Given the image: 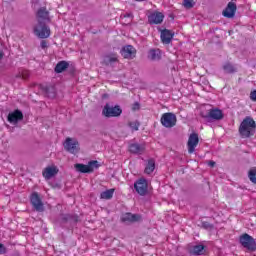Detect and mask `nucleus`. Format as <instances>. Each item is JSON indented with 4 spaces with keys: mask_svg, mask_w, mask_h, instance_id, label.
Here are the masks:
<instances>
[{
    "mask_svg": "<svg viewBox=\"0 0 256 256\" xmlns=\"http://www.w3.org/2000/svg\"><path fill=\"white\" fill-rule=\"evenodd\" d=\"M41 47H42L43 49H45V47H47V43H46L45 41H42V42H41Z\"/></svg>",
    "mask_w": 256,
    "mask_h": 256,
    "instance_id": "c9c22d12",
    "label": "nucleus"
},
{
    "mask_svg": "<svg viewBox=\"0 0 256 256\" xmlns=\"http://www.w3.org/2000/svg\"><path fill=\"white\" fill-rule=\"evenodd\" d=\"M121 54L124 59H133L137 55V50L132 45H128L122 49Z\"/></svg>",
    "mask_w": 256,
    "mask_h": 256,
    "instance_id": "2eb2a0df",
    "label": "nucleus"
},
{
    "mask_svg": "<svg viewBox=\"0 0 256 256\" xmlns=\"http://www.w3.org/2000/svg\"><path fill=\"white\" fill-rule=\"evenodd\" d=\"M223 69L225 73H235V71H237L235 66H233L231 63L224 64Z\"/></svg>",
    "mask_w": 256,
    "mask_h": 256,
    "instance_id": "bb28decb",
    "label": "nucleus"
},
{
    "mask_svg": "<svg viewBox=\"0 0 256 256\" xmlns=\"http://www.w3.org/2000/svg\"><path fill=\"white\" fill-rule=\"evenodd\" d=\"M132 109L133 111H137V109H139V103H134Z\"/></svg>",
    "mask_w": 256,
    "mask_h": 256,
    "instance_id": "473e14b6",
    "label": "nucleus"
},
{
    "mask_svg": "<svg viewBox=\"0 0 256 256\" xmlns=\"http://www.w3.org/2000/svg\"><path fill=\"white\" fill-rule=\"evenodd\" d=\"M208 165L209 167H215V161H209Z\"/></svg>",
    "mask_w": 256,
    "mask_h": 256,
    "instance_id": "f704fd0d",
    "label": "nucleus"
},
{
    "mask_svg": "<svg viewBox=\"0 0 256 256\" xmlns=\"http://www.w3.org/2000/svg\"><path fill=\"white\" fill-rule=\"evenodd\" d=\"M134 189L138 195L143 197L149 191V182L145 178H140L134 183Z\"/></svg>",
    "mask_w": 256,
    "mask_h": 256,
    "instance_id": "423d86ee",
    "label": "nucleus"
},
{
    "mask_svg": "<svg viewBox=\"0 0 256 256\" xmlns=\"http://www.w3.org/2000/svg\"><path fill=\"white\" fill-rule=\"evenodd\" d=\"M197 145H199V134L197 133L190 134L187 142L188 153L190 154L195 153V149L197 148Z\"/></svg>",
    "mask_w": 256,
    "mask_h": 256,
    "instance_id": "1a4fd4ad",
    "label": "nucleus"
},
{
    "mask_svg": "<svg viewBox=\"0 0 256 256\" xmlns=\"http://www.w3.org/2000/svg\"><path fill=\"white\" fill-rule=\"evenodd\" d=\"M248 177L252 183L256 184V168L250 169Z\"/></svg>",
    "mask_w": 256,
    "mask_h": 256,
    "instance_id": "cd10ccee",
    "label": "nucleus"
},
{
    "mask_svg": "<svg viewBox=\"0 0 256 256\" xmlns=\"http://www.w3.org/2000/svg\"><path fill=\"white\" fill-rule=\"evenodd\" d=\"M195 2L193 0H183V6L186 9H192V7H194Z\"/></svg>",
    "mask_w": 256,
    "mask_h": 256,
    "instance_id": "c85d7f7f",
    "label": "nucleus"
},
{
    "mask_svg": "<svg viewBox=\"0 0 256 256\" xmlns=\"http://www.w3.org/2000/svg\"><path fill=\"white\" fill-rule=\"evenodd\" d=\"M68 67H69V63L65 61H60L55 67V72L63 73V71H65V69H67Z\"/></svg>",
    "mask_w": 256,
    "mask_h": 256,
    "instance_id": "b1692460",
    "label": "nucleus"
},
{
    "mask_svg": "<svg viewBox=\"0 0 256 256\" xmlns=\"http://www.w3.org/2000/svg\"><path fill=\"white\" fill-rule=\"evenodd\" d=\"M99 162L90 161L87 165L85 164H75V169L79 171V173H93L95 169L99 168Z\"/></svg>",
    "mask_w": 256,
    "mask_h": 256,
    "instance_id": "0eeeda50",
    "label": "nucleus"
},
{
    "mask_svg": "<svg viewBox=\"0 0 256 256\" xmlns=\"http://www.w3.org/2000/svg\"><path fill=\"white\" fill-rule=\"evenodd\" d=\"M30 201L36 211H43V202H41V198L37 192L32 193Z\"/></svg>",
    "mask_w": 256,
    "mask_h": 256,
    "instance_id": "dca6fc26",
    "label": "nucleus"
},
{
    "mask_svg": "<svg viewBox=\"0 0 256 256\" xmlns=\"http://www.w3.org/2000/svg\"><path fill=\"white\" fill-rule=\"evenodd\" d=\"M148 59H151V61H159V59H161V50H150L148 53Z\"/></svg>",
    "mask_w": 256,
    "mask_h": 256,
    "instance_id": "5701e85b",
    "label": "nucleus"
},
{
    "mask_svg": "<svg viewBox=\"0 0 256 256\" xmlns=\"http://www.w3.org/2000/svg\"><path fill=\"white\" fill-rule=\"evenodd\" d=\"M129 127L132 131H139V123L137 121L129 122Z\"/></svg>",
    "mask_w": 256,
    "mask_h": 256,
    "instance_id": "c756f323",
    "label": "nucleus"
},
{
    "mask_svg": "<svg viewBox=\"0 0 256 256\" xmlns=\"http://www.w3.org/2000/svg\"><path fill=\"white\" fill-rule=\"evenodd\" d=\"M122 113L123 110H121V107L119 106H111L106 104L102 109V115L107 118L119 117Z\"/></svg>",
    "mask_w": 256,
    "mask_h": 256,
    "instance_id": "20e7f679",
    "label": "nucleus"
},
{
    "mask_svg": "<svg viewBox=\"0 0 256 256\" xmlns=\"http://www.w3.org/2000/svg\"><path fill=\"white\" fill-rule=\"evenodd\" d=\"M126 17H129L130 19H133V14H127Z\"/></svg>",
    "mask_w": 256,
    "mask_h": 256,
    "instance_id": "e433bc0d",
    "label": "nucleus"
},
{
    "mask_svg": "<svg viewBox=\"0 0 256 256\" xmlns=\"http://www.w3.org/2000/svg\"><path fill=\"white\" fill-rule=\"evenodd\" d=\"M0 253H5V246L3 244H0Z\"/></svg>",
    "mask_w": 256,
    "mask_h": 256,
    "instance_id": "72a5a7b5",
    "label": "nucleus"
},
{
    "mask_svg": "<svg viewBox=\"0 0 256 256\" xmlns=\"http://www.w3.org/2000/svg\"><path fill=\"white\" fill-rule=\"evenodd\" d=\"M37 17L38 23H43L44 21H47V19H49V12H47V9L41 8L38 11Z\"/></svg>",
    "mask_w": 256,
    "mask_h": 256,
    "instance_id": "4be33fe9",
    "label": "nucleus"
},
{
    "mask_svg": "<svg viewBox=\"0 0 256 256\" xmlns=\"http://www.w3.org/2000/svg\"><path fill=\"white\" fill-rule=\"evenodd\" d=\"M235 11H237V5L233 2H229L225 10L222 12V15L228 19H232V17H235Z\"/></svg>",
    "mask_w": 256,
    "mask_h": 256,
    "instance_id": "f3484780",
    "label": "nucleus"
},
{
    "mask_svg": "<svg viewBox=\"0 0 256 256\" xmlns=\"http://www.w3.org/2000/svg\"><path fill=\"white\" fill-rule=\"evenodd\" d=\"M8 121L12 125H17L19 121H23V112L20 110H15L14 112H11L8 114Z\"/></svg>",
    "mask_w": 256,
    "mask_h": 256,
    "instance_id": "4468645a",
    "label": "nucleus"
},
{
    "mask_svg": "<svg viewBox=\"0 0 256 256\" xmlns=\"http://www.w3.org/2000/svg\"><path fill=\"white\" fill-rule=\"evenodd\" d=\"M122 221L124 223H135L137 221H141V215L126 213L122 216Z\"/></svg>",
    "mask_w": 256,
    "mask_h": 256,
    "instance_id": "a211bd4d",
    "label": "nucleus"
},
{
    "mask_svg": "<svg viewBox=\"0 0 256 256\" xmlns=\"http://www.w3.org/2000/svg\"><path fill=\"white\" fill-rule=\"evenodd\" d=\"M17 77H20L21 79H27L29 77V71L28 70H21L19 75Z\"/></svg>",
    "mask_w": 256,
    "mask_h": 256,
    "instance_id": "7c9ffc66",
    "label": "nucleus"
},
{
    "mask_svg": "<svg viewBox=\"0 0 256 256\" xmlns=\"http://www.w3.org/2000/svg\"><path fill=\"white\" fill-rule=\"evenodd\" d=\"M190 253L192 255H203L205 253V246L199 244V245H194L189 248Z\"/></svg>",
    "mask_w": 256,
    "mask_h": 256,
    "instance_id": "412c9836",
    "label": "nucleus"
},
{
    "mask_svg": "<svg viewBox=\"0 0 256 256\" xmlns=\"http://www.w3.org/2000/svg\"><path fill=\"white\" fill-rule=\"evenodd\" d=\"M163 19H165V15L161 12H154L148 16V22L150 25H161V23H163Z\"/></svg>",
    "mask_w": 256,
    "mask_h": 256,
    "instance_id": "9d476101",
    "label": "nucleus"
},
{
    "mask_svg": "<svg viewBox=\"0 0 256 256\" xmlns=\"http://www.w3.org/2000/svg\"><path fill=\"white\" fill-rule=\"evenodd\" d=\"M203 117H206L207 119H212L213 121H221L224 115L221 109L213 108L209 110L208 115Z\"/></svg>",
    "mask_w": 256,
    "mask_h": 256,
    "instance_id": "f8f14e48",
    "label": "nucleus"
},
{
    "mask_svg": "<svg viewBox=\"0 0 256 256\" xmlns=\"http://www.w3.org/2000/svg\"><path fill=\"white\" fill-rule=\"evenodd\" d=\"M57 173H59V168L56 165H51V166L46 167L43 170L42 175L44 178L49 180V179H53V177H55V175H57Z\"/></svg>",
    "mask_w": 256,
    "mask_h": 256,
    "instance_id": "ddd939ff",
    "label": "nucleus"
},
{
    "mask_svg": "<svg viewBox=\"0 0 256 256\" xmlns=\"http://www.w3.org/2000/svg\"><path fill=\"white\" fill-rule=\"evenodd\" d=\"M161 123L166 129H171L177 125V116L171 112L164 113L161 117Z\"/></svg>",
    "mask_w": 256,
    "mask_h": 256,
    "instance_id": "39448f33",
    "label": "nucleus"
},
{
    "mask_svg": "<svg viewBox=\"0 0 256 256\" xmlns=\"http://www.w3.org/2000/svg\"><path fill=\"white\" fill-rule=\"evenodd\" d=\"M155 171V160L151 159L148 161L146 168H145V173L147 175H151Z\"/></svg>",
    "mask_w": 256,
    "mask_h": 256,
    "instance_id": "a878e982",
    "label": "nucleus"
},
{
    "mask_svg": "<svg viewBox=\"0 0 256 256\" xmlns=\"http://www.w3.org/2000/svg\"><path fill=\"white\" fill-rule=\"evenodd\" d=\"M240 243L242 247L248 249V251H256V240L249 234L245 233L240 236Z\"/></svg>",
    "mask_w": 256,
    "mask_h": 256,
    "instance_id": "7ed1b4c3",
    "label": "nucleus"
},
{
    "mask_svg": "<svg viewBox=\"0 0 256 256\" xmlns=\"http://www.w3.org/2000/svg\"><path fill=\"white\" fill-rule=\"evenodd\" d=\"M250 99H251V101H256V90H254L250 93Z\"/></svg>",
    "mask_w": 256,
    "mask_h": 256,
    "instance_id": "2f4dec72",
    "label": "nucleus"
},
{
    "mask_svg": "<svg viewBox=\"0 0 256 256\" xmlns=\"http://www.w3.org/2000/svg\"><path fill=\"white\" fill-rule=\"evenodd\" d=\"M64 148L72 155H75V153H79V141L75 138H66Z\"/></svg>",
    "mask_w": 256,
    "mask_h": 256,
    "instance_id": "6e6552de",
    "label": "nucleus"
},
{
    "mask_svg": "<svg viewBox=\"0 0 256 256\" xmlns=\"http://www.w3.org/2000/svg\"><path fill=\"white\" fill-rule=\"evenodd\" d=\"M239 133L242 139H249L256 133V123L251 116H247L243 119L239 126Z\"/></svg>",
    "mask_w": 256,
    "mask_h": 256,
    "instance_id": "f257e3e1",
    "label": "nucleus"
},
{
    "mask_svg": "<svg viewBox=\"0 0 256 256\" xmlns=\"http://www.w3.org/2000/svg\"><path fill=\"white\" fill-rule=\"evenodd\" d=\"M0 59H3V52H0Z\"/></svg>",
    "mask_w": 256,
    "mask_h": 256,
    "instance_id": "4c0bfd02",
    "label": "nucleus"
},
{
    "mask_svg": "<svg viewBox=\"0 0 256 256\" xmlns=\"http://www.w3.org/2000/svg\"><path fill=\"white\" fill-rule=\"evenodd\" d=\"M130 153H134L135 155H141L143 151H145V146L140 144H131L129 146Z\"/></svg>",
    "mask_w": 256,
    "mask_h": 256,
    "instance_id": "aec40b11",
    "label": "nucleus"
},
{
    "mask_svg": "<svg viewBox=\"0 0 256 256\" xmlns=\"http://www.w3.org/2000/svg\"><path fill=\"white\" fill-rule=\"evenodd\" d=\"M34 35L39 37V39H47V37L51 35V30L45 25V22H38V24L34 26Z\"/></svg>",
    "mask_w": 256,
    "mask_h": 256,
    "instance_id": "f03ea898",
    "label": "nucleus"
},
{
    "mask_svg": "<svg viewBox=\"0 0 256 256\" xmlns=\"http://www.w3.org/2000/svg\"><path fill=\"white\" fill-rule=\"evenodd\" d=\"M173 32H171V30H162L161 31V41L162 43H164L165 45H169V43H171V41L173 40Z\"/></svg>",
    "mask_w": 256,
    "mask_h": 256,
    "instance_id": "6ab92c4d",
    "label": "nucleus"
},
{
    "mask_svg": "<svg viewBox=\"0 0 256 256\" xmlns=\"http://www.w3.org/2000/svg\"><path fill=\"white\" fill-rule=\"evenodd\" d=\"M119 58L117 57V54H106L102 58V65H105L106 67H113L115 63H118Z\"/></svg>",
    "mask_w": 256,
    "mask_h": 256,
    "instance_id": "9b49d317",
    "label": "nucleus"
},
{
    "mask_svg": "<svg viewBox=\"0 0 256 256\" xmlns=\"http://www.w3.org/2000/svg\"><path fill=\"white\" fill-rule=\"evenodd\" d=\"M115 193V189H108L100 194L101 199H113V194Z\"/></svg>",
    "mask_w": 256,
    "mask_h": 256,
    "instance_id": "393cba45",
    "label": "nucleus"
}]
</instances>
